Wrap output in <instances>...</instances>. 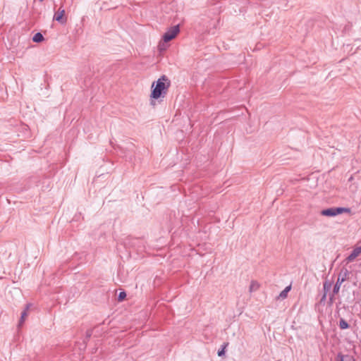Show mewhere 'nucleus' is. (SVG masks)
Instances as JSON below:
<instances>
[{"label": "nucleus", "mask_w": 361, "mask_h": 361, "mask_svg": "<svg viewBox=\"0 0 361 361\" xmlns=\"http://www.w3.org/2000/svg\"><path fill=\"white\" fill-rule=\"evenodd\" d=\"M29 307H30V305L27 304L26 305V307L24 310V311L22 312L21 316H20V321H19V326H21L23 324V322H24V321L25 319V317H27V311L29 309Z\"/></svg>", "instance_id": "obj_7"}, {"label": "nucleus", "mask_w": 361, "mask_h": 361, "mask_svg": "<svg viewBox=\"0 0 361 361\" xmlns=\"http://www.w3.org/2000/svg\"><path fill=\"white\" fill-rule=\"evenodd\" d=\"M44 39L43 35L40 32H37L32 37V40L35 42L39 43Z\"/></svg>", "instance_id": "obj_9"}, {"label": "nucleus", "mask_w": 361, "mask_h": 361, "mask_svg": "<svg viewBox=\"0 0 361 361\" xmlns=\"http://www.w3.org/2000/svg\"><path fill=\"white\" fill-rule=\"evenodd\" d=\"M348 276V270L342 271L338 274V279L334 285L333 288L332 294L330 296V300L332 302L334 300V295L337 294L339 292L341 284L346 280Z\"/></svg>", "instance_id": "obj_2"}, {"label": "nucleus", "mask_w": 361, "mask_h": 361, "mask_svg": "<svg viewBox=\"0 0 361 361\" xmlns=\"http://www.w3.org/2000/svg\"><path fill=\"white\" fill-rule=\"evenodd\" d=\"M258 288V284L257 283L255 282V281H252L251 283V285L250 286V291H252L254 290H256L257 288Z\"/></svg>", "instance_id": "obj_14"}, {"label": "nucleus", "mask_w": 361, "mask_h": 361, "mask_svg": "<svg viewBox=\"0 0 361 361\" xmlns=\"http://www.w3.org/2000/svg\"><path fill=\"white\" fill-rule=\"evenodd\" d=\"M126 297V293L125 291H121L119 293L118 295V301H122Z\"/></svg>", "instance_id": "obj_12"}, {"label": "nucleus", "mask_w": 361, "mask_h": 361, "mask_svg": "<svg viewBox=\"0 0 361 361\" xmlns=\"http://www.w3.org/2000/svg\"><path fill=\"white\" fill-rule=\"evenodd\" d=\"M361 250H353V252L345 259L347 263L353 262L360 254Z\"/></svg>", "instance_id": "obj_6"}, {"label": "nucleus", "mask_w": 361, "mask_h": 361, "mask_svg": "<svg viewBox=\"0 0 361 361\" xmlns=\"http://www.w3.org/2000/svg\"><path fill=\"white\" fill-rule=\"evenodd\" d=\"M350 209L345 207H330L323 209L321 214L326 216H335L344 212H349Z\"/></svg>", "instance_id": "obj_3"}, {"label": "nucleus", "mask_w": 361, "mask_h": 361, "mask_svg": "<svg viewBox=\"0 0 361 361\" xmlns=\"http://www.w3.org/2000/svg\"><path fill=\"white\" fill-rule=\"evenodd\" d=\"M290 289L291 286L286 287L285 289L280 293L279 298L281 299H285L287 297L288 293L290 290Z\"/></svg>", "instance_id": "obj_8"}, {"label": "nucleus", "mask_w": 361, "mask_h": 361, "mask_svg": "<svg viewBox=\"0 0 361 361\" xmlns=\"http://www.w3.org/2000/svg\"><path fill=\"white\" fill-rule=\"evenodd\" d=\"M180 32V27L179 25H175L171 27H170L163 35V40L164 42H169L173 39H174L176 35Z\"/></svg>", "instance_id": "obj_4"}, {"label": "nucleus", "mask_w": 361, "mask_h": 361, "mask_svg": "<svg viewBox=\"0 0 361 361\" xmlns=\"http://www.w3.org/2000/svg\"><path fill=\"white\" fill-rule=\"evenodd\" d=\"M228 345V343H224V344L222 345V348L218 350L217 354H218V355H219V357H221V356H222V355H224L225 354V348H226V346H227Z\"/></svg>", "instance_id": "obj_11"}, {"label": "nucleus", "mask_w": 361, "mask_h": 361, "mask_svg": "<svg viewBox=\"0 0 361 361\" xmlns=\"http://www.w3.org/2000/svg\"><path fill=\"white\" fill-rule=\"evenodd\" d=\"M170 86V80L164 75L161 76L152 83L150 97L154 99L164 97Z\"/></svg>", "instance_id": "obj_1"}, {"label": "nucleus", "mask_w": 361, "mask_h": 361, "mask_svg": "<svg viewBox=\"0 0 361 361\" xmlns=\"http://www.w3.org/2000/svg\"><path fill=\"white\" fill-rule=\"evenodd\" d=\"M326 294H327V293L324 292V295H323V296H322V298L321 299V301H323V300H324L326 299Z\"/></svg>", "instance_id": "obj_16"}, {"label": "nucleus", "mask_w": 361, "mask_h": 361, "mask_svg": "<svg viewBox=\"0 0 361 361\" xmlns=\"http://www.w3.org/2000/svg\"><path fill=\"white\" fill-rule=\"evenodd\" d=\"M353 248H357V249H361V245H355Z\"/></svg>", "instance_id": "obj_17"}, {"label": "nucleus", "mask_w": 361, "mask_h": 361, "mask_svg": "<svg viewBox=\"0 0 361 361\" xmlns=\"http://www.w3.org/2000/svg\"><path fill=\"white\" fill-rule=\"evenodd\" d=\"M65 11L62 9L60 11L56 12L54 16V20L63 24L66 22V19L63 18Z\"/></svg>", "instance_id": "obj_5"}, {"label": "nucleus", "mask_w": 361, "mask_h": 361, "mask_svg": "<svg viewBox=\"0 0 361 361\" xmlns=\"http://www.w3.org/2000/svg\"><path fill=\"white\" fill-rule=\"evenodd\" d=\"M92 330L89 329L86 331V340H89L90 338L92 336Z\"/></svg>", "instance_id": "obj_15"}, {"label": "nucleus", "mask_w": 361, "mask_h": 361, "mask_svg": "<svg viewBox=\"0 0 361 361\" xmlns=\"http://www.w3.org/2000/svg\"><path fill=\"white\" fill-rule=\"evenodd\" d=\"M339 327L341 329H346L349 328V324L348 322L343 318H341L339 320Z\"/></svg>", "instance_id": "obj_10"}, {"label": "nucleus", "mask_w": 361, "mask_h": 361, "mask_svg": "<svg viewBox=\"0 0 361 361\" xmlns=\"http://www.w3.org/2000/svg\"><path fill=\"white\" fill-rule=\"evenodd\" d=\"M331 287V284L330 283L325 282L324 283V291L327 293L330 290Z\"/></svg>", "instance_id": "obj_13"}]
</instances>
